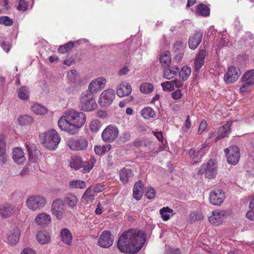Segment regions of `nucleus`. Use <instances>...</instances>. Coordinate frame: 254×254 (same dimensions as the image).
<instances>
[{
    "label": "nucleus",
    "instance_id": "1",
    "mask_svg": "<svg viewBox=\"0 0 254 254\" xmlns=\"http://www.w3.org/2000/svg\"><path fill=\"white\" fill-rule=\"evenodd\" d=\"M146 235L135 229L123 233L117 243L119 250L124 253L133 254L139 252L145 241Z\"/></svg>",
    "mask_w": 254,
    "mask_h": 254
},
{
    "label": "nucleus",
    "instance_id": "2",
    "mask_svg": "<svg viewBox=\"0 0 254 254\" xmlns=\"http://www.w3.org/2000/svg\"><path fill=\"white\" fill-rule=\"evenodd\" d=\"M86 122L84 113L74 110H69L58 121V126L62 130L74 134L78 132Z\"/></svg>",
    "mask_w": 254,
    "mask_h": 254
},
{
    "label": "nucleus",
    "instance_id": "3",
    "mask_svg": "<svg viewBox=\"0 0 254 254\" xmlns=\"http://www.w3.org/2000/svg\"><path fill=\"white\" fill-rule=\"evenodd\" d=\"M79 108L84 112H91L95 110L97 107L94 99V96L87 91H84L81 94Z\"/></svg>",
    "mask_w": 254,
    "mask_h": 254
},
{
    "label": "nucleus",
    "instance_id": "4",
    "mask_svg": "<svg viewBox=\"0 0 254 254\" xmlns=\"http://www.w3.org/2000/svg\"><path fill=\"white\" fill-rule=\"evenodd\" d=\"M61 141V137L58 132L54 129H51L45 133L42 140L44 146L50 150L58 147Z\"/></svg>",
    "mask_w": 254,
    "mask_h": 254
},
{
    "label": "nucleus",
    "instance_id": "5",
    "mask_svg": "<svg viewBox=\"0 0 254 254\" xmlns=\"http://www.w3.org/2000/svg\"><path fill=\"white\" fill-rule=\"evenodd\" d=\"M47 203L46 199L41 195H33L27 199L26 205L32 210H37L44 207Z\"/></svg>",
    "mask_w": 254,
    "mask_h": 254
},
{
    "label": "nucleus",
    "instance_id": "6",
    "mask_svg": "<svg viewBox=\"0 0 254 254\" xmlns=\"http://www.w3.org/2000/svg\"><path fill=\"white\" fill-rule=\"evenodd\" d=\"M227 162L232 165H236L240 158V149L237 146L233 145L224 150Z\"/></svg>",
    "mask_w": 254,
    "mask_h": 254
},
{
    "label": "nucleus",
    "instance_id": "7",
    "mask_svg": "<svg viewBox=\"0 0 254 254\" xmlns=\"http://www.w3.org/2000/svg\"><path fill=\"white\" fill-rule=\"evenodd\" d=\"M88 142L86 138L80 137L78 138H71L67 142L68 147L73 150H84L87 148Z\"/></svg>",
    "mask_w": 254,
    "mask_h": 254
},
{
    "label": "nucleus",
    "instance_id": "8",
    "mask_svg": "<svg viewBox=\"0 0 254 254\" xmlns=\"http://www.w3.org/2000/svg\"><path fill=\"white\" fill-rule=\"evenodd\" d=\"M119 130L115 126H107L102 133V137L105 142H111L118 136Z\"/></svg>",
    "mask_w": 254,
    "mask_h": 254
},
{
    "label": "nucleus",
    "instance_id": "9",
    "mask_svg": "<svg viewBox=\"0 0 254 254\" xmlns=\"http://www.w3.org/2000/svg\"><path fill=\"white\" fill-rule=\"evenodd\" d=\"M115 96V90L108 89L104 90L100 95L99 104L102 107H108L113 102Z\"/></svg>",
    "mask_w": 254,
    "mask_h": 254
},
{
    "label": "nucleus",
    "instance_id": "10",
    "mask_svg": "<svg viewBox=\"0 0 254 254\" xmlns=\"http://www.w3.org/2000/svg\"><path fill=\"white\" fill-rule=\"evenodd\" d=\"M106 79L104 77H98L90 82L88 85V90L85 91L89 92L94 95L101 89L104 88Z\"/></svg>",
    "mask_w": 254,
    "mask_h": 254
},
{
    "label": "nucleus",
    "instance_id": "11",
    "mask_svg": "<svg viewBox=\"0 0 254 254\" xmlns=\"http://www.w3.org/2000/svg\"><path fill=\"white\" fill-rule=\"evenodd\" d=\"M113 241L114 236L112 235L111 231L105 230L100 235L98 245L102 248H108L112 245Z\"/></svg>",
    "mask_w": 254,
    "mask_h": 254
},
{
    "label": "nucleus",
    "instance_id": "12",
    "mask_svg": "<svg viewBox=\"0 0 254 254\" xmlns=\"http://www.w3.org/2000/svg\"><path fill=\"white\" fill-rule=\"evenodd\" d=\"M64 203L61 198H57L54 200L51 206V211L58 220H61L64 211Z\"/></svg>",
    "mask_w": 254,
    "mask_h": 254
},
{
    "label": "nucleus",
    "instance_id": "13",
    "mask_svg": "<svg viewBox=\"0 0 254 254\" xmlns=\"http://www.w3.org/2000/svg\"><path fill=\"white\" fill-rule=\"evenodd\" d=\"M224 192L221 190L211 191L209 194L210 202L214 205H220L225 199Z\"/></svg>",
    "mask_w": 254,
    "mask_h": 254
},
{
    "label": "nucleus",
    "instance_id": "14",
    "mask_svg": "<svg viewBox=\"0 0 254 254\" xmlns=\"http://www.w3.org/2000/svg\"><path fill=\"white\" fill-rule=\"evenodd\" d=\"M241 74L239 68L231 66L228 68L227 73L224 75V79L227 83H231L236 81Z\"/></svg>",
    "mask_w": 254,
    "mask_h": 254
},
{
    "label": "nucleus",
    "instance_id": "15",
    "mask_svg": "<svg viewBox=\"0 0 254 254\" xmlns=\"http://www.w3.org/2000/svg\"><path fill=\"white\" fill-rule=\"evenodd\" d=\"M203 169H201L198 171V174L201 173ZM203 172L205 173L206 178L210 179L214 178L217 174V169L215 166L214 163L211 160L208 161L206 164L204 166Z\"/></svg>",
    "mask_w": 254,
    "mask_h": 254
},
{
    "label": "nucleus",
    "instance_id": "16",
    "mask_svg": "<svg viewBox=\"0 0 254 254\" xmlns=\"http://www.w3.org/2000/svg\"><path fill=\"white\" fill-rule=\"evenodd\" d=\"M203 37V32L196 31L189 38V47L191 50L196 49L201 43Z\"/></svg>",
    "mask_w": 254,
    "mask_h": 254
},
{
    "label": "nucleus",
    "instance_id": "17",
    "mask_svg": "<svg viewBox=\"0 0 254 254\" xmlns=\"http://www.w3.org/2000/svg\"><path fill=\"white\" fill-rule=\"evenodd\" d=\"M206 56V51L205 49L199 50L196 55L194 64L195 71L198 72L204 64V60Z\"/></svg>",
    "mask_w": 254,
    "mask_h": 254
},
{
    "label": "nucleus",
    "instance_id": "18",
    "mask_svg": "<svg viewBox=\"0 0 254 254\" xmlns=\"http://www.w3.org/2000/svg\"><path fill=\"white\" fill-rule=\"evenodd\" d=\"M224 215V211L215 210L212 212V215L209 217L208 220L212 225L218 226L222 223Z\"/></svg>",
    "mask_w": 254,
    "mask_h": 254
},
{
    "label": "nucleus",
    "instance_id": "19",
    "mask_svg": "<svg viewBox=\"0 0 254 254\" xmlns=\"http://www.w3.org/2000/svg\"><path fill=\"white\" fill-rule=\"evenodd\" d=\"M132 91L131 86L127 82L120 84L117 88V94L120 97L126 96L130 94Z\"/></svg>",
    "mask_w": 254,
    "mask_h": 254
},
{
    "label": "nucleus",
    "instance_id": "20",
    "mask_svg": "<svg viewBox=\"0 0 254 254\" xmlns=\"http://www.w3.org/2000/svg\"><path fill=\"white\" fill-rule=\"evenodd\" d=\"M202 147L199 150H195L192 148L189 151V154L193 163H196L199 162L204 153L203 148L206 146V145L205 144H202Z\"/></svg>",
    "mask_w": 254,
    "mask_h": 254
},
{
    "label": "nucleus",
    "instance_id": "21",
    "mask_svg": "<svg viewBox=\"0 0 254 254\" xmlns=\"http://www.w3.org/2000/svg\"><path fill=\"white\" fill-rule=\"evenodd\" d=\"M63 203L71 209L74 208L77 204L78 199L76 196L72 193L66 194L64 198Z\"/></svg>",
    "mask_w": 254,
    "mask_h": 254
},
{
    "label": "nucleus",
    "instance_id": "22",
    "mask_svg": "<svg viewBox=\"0 0 254 254\" xmlns=\"http://www.w3.org/2000/svg\"><path fill=\"white\" fill-rule=\"evenodd\" d=\"M35 221L38 225H48L51 222V216L46 213L38 214L35 217Z\"/></svg>",
    "mask_w": 254,
    "mask_h": 254
},
{
    "label": "nucleus",
    "instance_id": "23",
    "mask_svg": "<svg viewBox=\"0 0 254 254\" xmlns=\"http://www.w3.org/2000/svg\"><path fill=\"white\" fill-rule=\"evenodd\" d=\"M20 236V230L15 227L7 234L8 242L11 245L16 244L19 240Z\"/></svg>",
    "mask_w": 254,
    "mask_h": 254
},
{
    "label": "nucleus",
    "instance_id": "24",
    "mask_svg": "<svg viewBox=\"0 0 254 254\" xmlns=\"http://www.w3.org/2000/svg\"><path fill=\"white\" fill-rule=\"evenodd\" d=\"M180 70V68L177 66L166 67L163 70L164 78L167 79H171L175 76Z\"/></svg>",
    "mask_w": 254,
    "mask_h": 254
},
{
    "label": "nucleus",
    "instance_id": "25",
    "mask_svg": "<svg viewBox=\"0 0 254 254\" xmlns=\"http://www.w3.org/2000/svg\"><path fill=\"white\" fill-rule=\"evenodd\" d=\"M144 185L141 181L136 182L133 187V196L137 200H140L143 194Z\"/></svg>",
    "mask_w": 254,
    "mask_h": 254
},
{
    "label": "nucleus",
    "instance_id": "26",
    "mask_svg": "<svg viewBox=\"0 0 254 254\" xmlns=\"http://www.w3.org/2000/svg\"><path fill=\"white\" fill-rule=\"evenodd\" d=\"M12 158L17 164H21L25 161L24 152L20 148L17 147L14 149L12 152Z\"/></svg>",
    "mask_w": 254,
    "mask_h": 254
},
{
    "label": "nucleus",
    "instance_id": "27",
    "mask_svg": "<svg viewBox=\"0 0 254 254\" xmlns=\"http://www.w3.org/2000/svg\"><path fill=\"white\" fill-rule=\"evenodd\" d=\"M14 211V207L8 204H5L0 206V214L3 218L10 216Z\"/></svg>",
    "mask_w": 254,
    "mask_h": 254
},
{
    "label": "nucleus",
    "instance_id": "28",
    "mask_svg": "<svg viewBox=\"0 0 254 254\" xmlns=\"http://www.w3.org/2000/svg\"><path fill=\"white\" fill-rule=\"evenodd\" d=\"M133 176L132 170L129 169L123 168L120 173V180L124 184L128 182L129 179Z\"/></svg>",
    "mask_w": 254,
    "mask_h": 254
},
{
    "label": "nucleus",
    "instance_id": "29",
    "mask_svg": "<svg viewBox=\"0 0 254 254\" xmlns=\"http://www.w3.org/2000/svg\"><path fill=\"white\" fill-rule=\"evenodd\" d=\"M231 124L232 122H228L224 126L220 127L218 131V136L216 138L217 140L226 136L229 133Z\"/></svg>",
    "mask_w": 254,
    "mask_h": 254
},
{
    "label": "nucleus",
    "instance_id": "30",
    "mask_svg": "<svg viewBox=\"0 0 254 254\" xmlns=\"http://www.w3.org/2000/svg\"><path fill=\"white\" fill-rule=\"evenodd\" d=\"M160 62L163 67H169L171 62L170 53L169 51H166L161 56L160 58Z\"/></svg>",
    "mask_w": 254,
    "mask_h": 254
},
{
    "label": "nucleus",
    "instance_id": "31",
    "mask_svg": "<svg viewBox=\"0 0 254 254\" xmlns=\"http://www.w3.org/2000/svg\"><path fill=\"white\" fill-rule=\"evenodd\" d=\"M70 166L71 168H73L77 170L81 168H84L85 162H83L80 157H75L72 158L71 161L70 163Z\"/></svg>",
    "mask_w": 254,
    "mask_h": 254
},
{
    "label": "nucleus",
    "instance_id": "32",
    "mask_svg": "<svg viewBox=\"0 0 254 254\" xmlns=\"http://www.w3.org/2000/svg\"><path fill=\"white\" fill-rule=\"evenodd\" d=\"M62 241L67 245L71 243L72 236L71 233L67 229H63L61 232Z\"/></svg>",
    "mask_w": 254,
    "mask_h": 254
},
{
    "label": "nucleus",
    "instance_id": "33",
    "mask_svg": "<svg viewBox=\"0 0 254 254\" xmlns=\"http://www.w3.org/2000/svg\"><path fill=\"white\" fill-rule=\"evenodd\" d=\"M37 239L41 244L48 243L50 241V237L46 231H40L37 235Z\"/></svg>",
    "mask_w": 254,
    "mask_h": 254
},
{
    "label": "nucleus",
    "instance_id": "34",
    "mask_svg": "<svg viewBox=\"0 0 254 254\" xmlns=\"http://www.w3.org/2000/svg\"><path fill=\"white\" fill-rule=\"evenodd\" d=\"M34 118L28 115H23L20 116L18 119L19 125L26 126L32 124L33 122Z\"/></svg>",
    "mask_w": 254,
    "mask_h": 254
},
{
    "label": "nucleus",
    "instance_id": "35",
    "mask_svg": "<svg viewBox=\"0 0 254 254\" xmlns=\"http://www.w3.org/2000/svg\"><path fill=\"white\" fill-rule=\"evenodd\" d=\"M31 109L32 112L38 115H45L48 112V110L45 106L38 103L32 105Z\"/></svg>",
    "mask_w": 254,
    "mask_h": 254
},
{
    "label": "nucleus",
    "instance_id": "36",
    "mask_svg": "<svg viewBox=\"0 0 254 254\" xmlns=\"http://www.w3.org/2000/svg\"><path fill=\"white\" fill-rule=\"evenodd\" d=\"M191 68L188 66H184L179 72V78L182 81L186 80L191 73Z\"/></svg>",
    "mask_w": 254,
    "mask_h": 254
},
{
    "label": "nucleus",
    "instance_id": "37",
    "mask_svg": "<svg viewBox=\"0 0 254 254\" xmlns=\"http://www.w3.org/2000/svg\"><path fill=\"white\" fill-rule=\"evenodd\" d=\"M111 144H106L103 146H95L94 151L97 155H102L111 150Z\"/></svg>",
    "mask_w": 254,
    "mask_h": 254
},
{
    "label": "nucleus",
    "instance_id": "38",
    "mask_svg": "<svg viewBox=\"0 0 254 254\" xmlns=\"http://www.w3.org/2000/svg\"><path fill=\"white\" fill-rule=\"evenodd\" d=\"M196 12L202 16H207L210 13V9L205 4H199L197 7Z\"/></svg>",
    "mask_w": 254,
    "mask_h": 254
},
{
    "label": "nucleus",
    "instance_id": "39",
    "mask_svg": "<svg viewBox=\"0 0 254 254\" xmlns=\"http://www.w3.org/2000/svg\"><path fill=\"white\" fill-rule=\"evenodd\" d=\"M18 97L23 100H28L29 98V93L26 86H23L17 90Z\"/></svg>",
    "mask_w": 254,
    "mask_h": 254
},
{
    "label": "nucleus",
    "instance_id": "40",
    "mask_svg": "<svg viewBox=\"0 0 254 254\" xmlns=\"http://www.w3.org/2000/svg\"><path fill=\"white\" fill-rule=\"evenodd\" d=\"M142 116L146 119L154 118L156 116L155 112L150 107H146L141 111Z\"/></svg>",
    "mask_w": 254,
    "mask_h": 254
},
{
    "label": "nucleus",
    "instance_id": "41",
    "mask_svg": "<svg viewBox=\"0 0 254 254\" xmlns=\"http://www.w3.org/2000/svg\"><path fill=\"white\" fill-rule=\"evenodd\" d=\"M67 77L70 82L75 84L78 85L79 84L80 81L78 80L79 76L77 73V71L75 69L70 70L67 73Z\"/></svg>",
    "mask_w": 254,
    "mask_h": 254
},
{
    "label": "nucleus",
    "instance_id": "42",
    "mask_svg": "<svg viewBox=\"0 0 254 254\" xmlns=\"http://www.w3.org/2000/svg\"><path fill=\"white\" fill-rule=\"evenodd\" d=\"M173 210L169 207H164L160 210V213L162 218L164 221H167L170 219V215L169 213H173Z\"/></svg>",
    "mask_w": 254,
    "mask_h": 254
},
{
    "label": "nucleus",
    "instance_id": "43",
    "mask_svg": "<svg viewBox=\"0 0 254 254\" xmlns=\"http://www.w3.org/2000/svg\"><path fill=\"white\" fill-rule=\"evenodd\" d=\"M139 89L142 93L149 94L153 91L154 87L151 83H144L140 85Z\"/></svg>",
    "mask_w": 254,
    "mask_h": 254
},
{
    "label": "nucleus",
    "instance_id": "44",
    "mask_svg": "<svg viewBox=\"0 0 254 254\" xmlns=\"http://www.w3.org/2000/svg\"><path fill=\"white\" fill-rule=\"evenodd\" d=\"M96 162V159L94 157L91 156L88 162H85V167L83 169L84 172H89L92 169L94 165L95 164Z\"/></svg>",
    "mask_w": 254,
    "mask_h": 254
},
{
    "label": "nucleus",
    "instance_id": "45",
    "mask_svg": "<svg viewBox=\"0 0 254 254\" xmlns=\"http://www.w3.org/2000/svg\"><path fill=\"white\" fill-rule=\"evenodd\" d=\"M249 208L251 210L246 213V217L251 220L254 221V196L250 202Z\"/></svg>",
    "mask_w": 254,
    "mask_h": 254
},
{
    "label": "nucleus",
    "instance_id": "46",
    "mask_svg": "<svg viewBox=\"0 0 254 254\" xmlns=\"http://www.w3.org/2000/svg\"><path fill=\"white\" fill-rule=\"evenodd\" d=\"M244 83L240 88V91L241 93L246 92L247 90L254 85V78L251 80L243 81Z\"/></svg>",
    "mask_w": 254,
    "mask_h": 254
},
{
    "label": "nucleus",
    "instance_id": "47",
    "mask_svg": "<svg viewBox=\"0 0 254 254\" xmlns=\"http://www.w3.org/2000/svg\"><path fill=\"white\" fill-rule=\"evenodd\" d=\"M85 183L84 181L79 180L71 181L69 183V187L70 188L83 189L85 187Z\"/></svg>",
    "mask_w": 254,
    "mask_h": 254
},
{
    "label": "nucleus",
    "instance_id": "48",
    "mask_svg": "<svg viewBox=\"0 0 254 254\" xmlns=\"http://www.w3.org/2000/svg\"><path fill=\"white\" fill-rule=\"evenodd\" d=\"M101 127L100 121L97 120H93L90 124V129L93 132L98 131Z\"/></svg>",
    "mask_w": 254,
    "mask_h": 254
},
{
    "label": "nucleus",
    "instance_id": "49",
    "mask_svg": "<svg viewBox=\"0 0 254 254\" xmlns=\"http://www.w3.org/2000/svg\"><path fill=\"white\" fill-rule=\"evenodd\" d=\"M161 86L164 90L172 91L174 90V85L173 80L162 83Z\"/></svg>",
    "mask_w": 254,
    "mask_h": 254
},
{
    "label": "nucleus",
    "instance_id": "50",
    "mask_svg": "<svg viewBox=\"0 0 254 254\" xmlns=\"http://www.w3.org/2000/svg\"><path fill=\"white\" fill-rule=\"evenodd\" d=\"M254 78V69H251L247 71L242 78V81L251 80Z\"/></svg>",
    "mask_w": 254,
    "mask_h": 254
},
{
    "label": "nucleus",
    "instance_id": "51",
    "mask_svg": "<svg viewBox=\"0 0 254 254\" xmlns=\"http://www.w3.org/2000/svg\"><path fill=\"white\" fill-rule=\"evenodd\" d=\"M202 218L203 216L201 214L197 211L193 212L190 215V220L191 222L202 219Z\"/></svg>",
    "mask_w": 254,
    "mask_h": 254
},
{
    "label": "nucleus",
    "instance_id": "52",
    "mask_svg": "<svg viewBox=\"0 0 254 254\" xmlns=\"http://www.w3.org/2000/svg\"><path fill=\"white\" fill-rule=\"evenodd\" d=\"M156 194L155 190L152 188H148L145 193V196L149 199L154 198Z\"/></svg>",
    "mask_w": 254,
    "mask_h": 254
},
{
    "label": "nucleus",
    "instance_id": "53",
    "mask_svg": "<svg viewBox=\"0 0 254 254\" xmlns=\"http://www.w3.org/2000/svg\"><path fill=\"white\" fill-rule=\"evenodd\" d=\"M13 24V20L9 17L6 16H1V24H3L6 26H9Z\"/></svg>",
    "mask_w": 254,
    "mask_h": 254
},
{
    "label": "nucleus",
    "instance_id": "54",
    "mask_svg": "<svg viewBox=\"0 0 254 254\" xmlns=\"http://www.w3.org/2000/svg\"><path fill=\"white\" fill-rule=\"evenodd\" d=\"M82 199H88L90 200H93L94 199V196L90 190V188H89L86 190L84 193L83 194Z\"/></svg>",
    "mask_w": 254,
    "mask_h": 254
},
{
    "label": "nucleus",
    "instance_id": "55",
    "mask_svg": "<svg viewBox=\"0 0 254 254\" xmlns=\"http://www.w3.org/2000/svg\"><path fill=\"white\" fill-rule=\"evenodd\" d=\"M19 10L24 11L27 9V4L25 0H19V4L17 6Z\"/></svg>",
    "mask_w": 254,
    "mask_h": 254
},
{
    "label": "nucleus",
    "instance_id": "56",
    "mask_svg": "<svg viewBox=\"0 0 254 254\" xmlns=\"http://www.w3.org/2000/svg\"><path fill=\"white\" fill-rule=\"evenodd\" d=\"M6 154V143L0 138V155Z\"/></svg>",
    "mask_w": 254,
    "mask_h": 254
},
{
    "label": "nucleus",
    "instance_id": "57",
    "mask_svg": "<svg viewBox=\"0 0 254 254\" xmlns=\"http://www.w3.org/2000/svg\"><path fill=\"white\" fill-rule=\"evenodd\" d=\"M207 127V123L205 120H202L199 125L198 133H201L203 131L205 130L206 128Z\"/></svg>",
    "mask_w": 254,
    "mask_h": 254
},
{
    "label": "nucleus",
    "instance_id": "58",
    "mask_svg": "<svg viewBox=\"0 0 254 254\" xmlns=\"http://www.w3.org/2000/svg\"><path fill=\"white\" fill-rule=\"evenodd\" d=\"M183 43L182 41H177L173 45V50L177 52L180 50L183 47Z\"/></svg>",
    "mask_w": 254,
    "mask_h": 254
},
{
    "label": "nucleus",
    "instance_id": "59",
    "mask_svg": "<svg viewBox=\"0 0 254 254\" xmlns=\"http://www.w3.org/2000/svg\"><path fill=\"white\" fill-rule=\"evenodd\" d=\"M182 96V94L180 89H177L172 93V97L174 99H179Z\"/></svg>",
    "mask_w": 254,
    "mask_h": 254
},
{
    "label": "nucleus",
    "instance_id": "60",
    "mask_svg": "<svg viewBox=\"0 0 254 254\" xmlns=\"http://www.w3.org/2000/svg\"><path fill=\"white\" fill-rule=\"evenodd\" d=\"M96 116L100 119H104L107 117V113L105 111L100 110L96 113Z\"/></svg>",
    "mask_w": 254,
    "mask_h": 254
},
{
    "label": "nucleus",
    "instance_id": "61",
    "mask_svg": "<svg viewBox=\"0 0 254 254\" xmlns=\"http://www.w3.org/2000/svg\"><path fill=\"white\" fill-rule=\"evenodd\" d=\"M64 46L66 49V50H67V51L68 52L73 48V47L74 46V43L70 41L67 43L66 44H64Z\"/></svg>",
    "mask_w": 254,
    "mask_h": 254
},
{
    "label": "nucleus",
    "instance_id": "62",
    "mask_svg": "<svg viewBox=\"0 0 254 254\" xmlns=\"http://www.w3.org/2000/svg\"><path fill=\"white\" fill-rule=\"evenodd\" d=\"M21 254H36V252L30 248H25Z\"/></svg>",
    "mask_w": 254,
    "mask_h": 254
},
{
    "label": "nucleus",
    "instance_id": "63",
    "mask_svg": "<svg viewBox=\"0 0 254 254\" xmlns=\"http://www.w3.org/2000/svg\"><path fill=\"white\" fill-rule=\"evenodd\" d=\"M104 187L101 185H96L93 189V191L94 192H100L104 190Z\"/></svg>",
    "mask_w": 254,
    "mask_h": 254
},
{
    "label": "nucleus",
    "instance_id": "64",
    "mask_svg": "<svg viewBox=\"0 0 254 254\" xmlns=\"http://www.w3.org/2000/svg\"><path fill=\"white\" fill-rule=\"evenodd\" d=\"M7 161V155L6 154L0 155V163L1 164H5Z\"/></svg>",
    "mask_w": 254,
    "mask_h": 254
}]
</instances>
